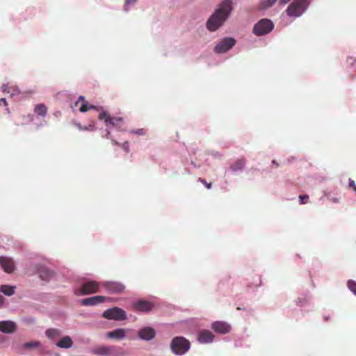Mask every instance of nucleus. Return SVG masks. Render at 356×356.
<instances>
[{
	"mask_svg": "<svg viewBox=\"0 0 356 356\" xmlns=\"http://www.w3.org/2000/svg\"><path fill=\"white\" fill-rule=\"evenodd\" d=\"M232 10V1L230 0H225L208 19L207 28L210 31H216L227 19Z\"/></svg>",
	"mask_w": 356,
	"mask_h": 356,
	"instance_id": "1",
	"label": "nucleus"
},
{
	"mask_svg": "<svg viewBox=\"0 0 356 356\" xmlns=\"http://www.w3.org/2000/svg\"><path fill=\"white\" fill-rule=\"evenodd\" d=\"M190 346L189 341L183 337H175L170 344L172 352L176 355L184 354L189 350Z\"/></svg>",
	"mask_w": 356,
	"mask_h": 356,
	"instance_id": "2",
	"label": "nucleus"
},
{
	"mask_svg": "<svg viewBox=\"0 0 356 356\" xmlns=\"http://www.w3.org/2000/svg\"><path fill=\"white\" fill-rule=\"evenodd\" d=\"M309 4V0H295L290 4L286 12L289 17H299L305 10Z\"/></svg>",
	"mask_w": 356,
	"mask_h": 356,
	"instance_id": "3",
	"label": "nucleus"
},
{
	"mask_svg": "<svg viewBox=\"0 0 356 356\" xmlns=\"http://www.w3.org/2000/svg\"><path fill=\"white\" fill-rule=\"evenodd\" d=\"M100 286H102V283L89 280L82 283L80 288L76 289L75 294L77 296H85L97 293L99 291Z\"/></svg>",
	"mask_w": 356,
	"mask_h": 356,
	"instance_id": "4",
	"label": "nucleus"
},
{
	"mask_svg": "<svg viewBox=\"0 0 356 356\" xmlns=\"http://www.w3.org/2000/svg\"><path fill=\"white\" fill-rule=\"evenodd\" d=\"M274 28L273 22L268 19L259 20L253 28V33L257 36H261L269 33Z\"/></svg>",
	"mask_w": 356,
	"mask_h": 356,
	"instance_id": "5",
	"label": "nucleus"
},
{
	"mask_svg": "<svg viewBox=\"0 0 356 356\" xmlns=\"http://www.w3.org/2000/svg\"><path fill=\"white\" fill-rule=\"evenodd\" d=\"M103 316L107 319L123 321L127 318V314L122 309L115 307L106 310L103 313Z\"/></svg>",
	"mask_w": 356,
	"mask_h": 356,
	"instance_id": "6",
	"label": "nucleus"
},
{
	"mask_svg": "<svg viewBox=\"0 0 356 356\" xmlns=\"http://www.w3.org/2000/svg\"><path fill=\"white\" fill-rule=\"evenodd\" d=\"M236 40L232 38H225L215 47L214 51L218 54L225 53L232 48Z\"/></svg>",
	"mask_w": 356,
	"mask_h": 356,
	"instance_id": "7",
	"label": "nucleus"
},
{
	"mask_svg": "<svg viewBox=\"0 0 356 356\" xmlns=\"http://www.w3.org/2000/svg\"><path fill=\"white\" fill-rule=\"evenodd\" d=\"M102 286L109 293H121L125 289V286L118 282H103Z\"/></svg>",
	"mask_w": 356,
	"mask_h": 356,
	"instance_id": "8",
	"label": "nucleus"
},
{
	"mask_svg": "<svg viewBox=\"0 0 356 356\" xmlns=\"http://www.w3.org/2000/svg\"><path fill=\"white\" fill-rule=\"evenodd\" d=\"M132 307L134 310L136 312H148L153 309L154 305L147 300H139L134 302Z\"/></svg>",
	"mask_w": 356,
	"mask_h": 356,
	"instance_id": "9",
	"label": "nucleus"
},
{
	"mask_svg": "<svg viewBox=\"0 0 356 356\" xmlns=\"http://www.w3.org/2000/svg\"><path fill=\"white\" fill-rule=\"evenodd\" d=\"M211 328L218 333L227 334L231 330V325L224 321H215L211 324Z\"/></svg>",
	"mask_w": 356,
	"mask_h": 356,
	"instance_id": "10",
	"label": "nucleus"
},
{
	"mask_svg": "<svg viewBox=\"0 0 356 356\" xmlns=\"http://www.w3.org/2000/svg\"><path fill=\"white\" fill-rule=\"evenodd\" d=\"M214 334L212 332L208 330H202L198 332L197 340L201 343H209L213 342L214 339Z\"/></svg>",
	"mask_w": 356,
	"mask_h": 356,
	"instance_id": "11",
	"label": "nucleus"
},
{
	"mask_svg": "<svg viewBox=\"0 0 356 356\" xmlns=\"http://www.w3.org/2000/svg\"><path fill=\"white\" fill-rule=\"evenodd\" d=\"M106 300H110V298H106L103 296H95L90 298H87L81 300V302L82 305L88 306V305H96L99 303L104 302Z\"/></svg>",
	"mask_w": 356,
	"mask_h": 356,
	"instance_id": "12",
	"label": "nucleus"
},
{
	"mask_svg": "<svg viewBox=\"0 0 356 356\" xmlns=\"http://www.w3.org/2000/svg\"><path fill=\"white\" fill-rule=\"evenodd\" d=\"M17 325L15 322L11 321H0V332L10 334L17 330Z\"/></svg>",
	"mask_w": 356,
	"mask_h": 356,
	"instance_id": "13",
	"label": "nucleus"
},
{
	"mask_svg": "<svg viewBox=\"0 0 356 356\" xmlns=\"http://www.w3.org/2000/svg\"><path fill=\"white\" fill-rule=\"evenodd\" d=\"M99 119L101 120H104L107 124H109L113 126L118 125V123L122 120V118L111 117L109 113L106 111L100 113L99 115Z\"/></svg>",
	"mask_w": 356,
	"mask_h": 356,
	"instance_id": "14",
	"label": "nucleus"
},
{
	"mask_svg": "<svg viewBox=\"0 0 356 356\" xmlns=\"http://www.w3.org/2000/svg\"><path fill=\"white\" fill-rule=\"evenodd\" d=\"M0 264L7 273H12L15 269L14 262L11 258L0 257Z\"/></svg>",
	"mask_w": 356,
	"mask_h": 356,
	"instance_id": "15",
	"label": "nucleus"
},
{
	"mask_svg": "<svg viewBox=\"0 0 356 356\" xmlns=\"http://www.w3.org/2000/svg\"><path fill=\"white\" fill-rule=\"evenodd\" d=\"M155 331L150 327H145L138 331V337L143 340H151L155 337Z\"/></svg>",
	"mask_w": 356,
	"mask_h": 356,
	"instance_id": "16",
	"label": "nucleus"
},
{
	"mask_svg": "<svg viewBox=\"0 0 356 356\" xmlns=\"http://www.w3.org/2000/svg\"><path fill=\"white\" fill-rule=\"evenodd\" d=\"M126 330L122 328H118L107 333L109 338L115 339L118 340L122 339L125 337Z\"/></svg>",
	"mask_w": 356,
	"mask_h": 356,
	"instance_id": "17",
	"label": "nucleus"
},
{
	"mask_svg": "<svg viewBox=\"0 0 356 356\" xmlns=\"http://www.w3.org/2000/svg\"><path fill=\"white\" fill-rule=\"evenodd\" d=\"M73 341L69 336L62 337L56 345L60 348H70L72 346Z\"/></svg>",
	"mask_w": 356,
	"mask_h": 356,
	"instance_id": "18",
	"label": "nucleus"
},
{
	"mask_svg": "<svg viewBox=\"0 0 356 356\" xmlns=\"http://www.w3.org/2000/svg\"><path fill=\"white\" fill-rule=\"evenodd\" d=\"M82 102L81 106H80L79 111L82 113L86 112L90 109H96V106L94 105H88V104L85 102V97L83 96H80L78 100L76 102L75 105L77 106L80 102Z\"/></svg>",
	"mask_w": 356,
	"mask_h": 356,
	"instance_id": "19",
	"label": "nucleus"
},
{
	"mask_svg": "<svg viewBox=\"0 0 356 356\" xmlns=\"http://www.w3.org/2000/svg\"><path fill=\"white\" fill-rule=\"evenodd\" d=\"M92 352L95 355L106 356L110 354L111 348L106 346H99L94 348Z\"/></svg>",
	"mask_w": 356,
	"mask_h": 356,
	"instance_id": "20",
	"label": "nucleus"
},
{
	"mask_svg": "<svg viewBox=\"0 0 356 356\" xmlns=\"http://www.w3.org/2000/svg\"><path fill=\"white\" fill-rule=\"evenodd\" d=\"M54 275V273L46 268L39 270V276L42 280L47 281Z\"/></svg>",
	"mask_w": 356,
	"mask_h": 356,
	"instance_id": "21",
	"label": "nucleus"
},
{
	"mask_svg": "<svg viewBox=\"0 0 356 356\" xmlns=\"http://www.w3.org/2000/svg\"><path fill=\"white\" fill-rule=\"evenodd\" d=\"M45 334L49 339H54L61 335V331L58 329L50 328L45 331Z\"/></svg>",
	"mask_w": 356,
	"mask_h": 356,
	"instance_id": "22",
	"label": "nucleus"
},
{
	"mask_svg": "<svg viewBox=\"0 0 356 356\" xmlns=\"http://www.w3.org/2000/svg\"><path fill=\"white\" fill-rule=\"evenodd\" d=\"M34 112L38 115L44 117L47 113V108L43 104H38L35 106Z\"/></svg>",
	"mask_w": 356,
	"mask_h": 356,
	"instance_id": "23",
	"label": "nucleus"
},
{
	"mask_svg": "<svg viewBox=\"0 0 356 356\" xmlns=\"http://www.w3.org/2000/svg\"><path fill=\"white\" fill-rule=\"evenodd\" d=\"M245 161L243 159L237 160L234 163L231 165V169L233 171L241 170L245 166Z\"/></svg>",
	"mask_w": 356,
	"mask_h": 356,
	"instance_id": "24",
	"label": "nucleus"
},
{
	"mask_svg": "<svg viewBox=\"0 0 356 356\" xmlns=\"http://www.w3.org/2000/svg\"><path fill=\"white\" fill-rule=\"evenodd\" d=\"M0 291L6 296H12L15 293V286L10 285H1Z\"/></svg>",
	"mask_w": 356,
	"mask_h": 356,
	"instance_id": "25",
	"label": "nucleus"
},
{
	"mask_svg": "<svg viewBox=\"0 0 356 356\" xmlns=\"http://www.w3.org/2000/svg\"><path fill=\"white\" fill-rule=\"evenodd\" d=\"M76 126L79 130H83V131H93L95 129V124L94 123H92L87 127L86 126L83 127V126H81V124L77 123V124H76Z\"/></svg>",
	"mask_w": 356,
	"mask_h": 356,
	"instance_id": "26",
	"label": "nucleus"
},
{
	"mask_svg": "<svg viewBox=\"0 0 356 356\" xmlns=\"http://www.w3.org/2000/svg\"><path fill=\"white\" fill-rule=\"evenodd\" d=\"M40 346V343L39 341H30L25 343L23 346L24 348H35Z\"/></svg>",
	"mask_w": 356,
	"mask_h": 356,
	"instance_id": "27",
	"label": "nucleus"
},
{
	"mask_svg": "<svg viewBox=\"0 0 356 356\" xmlns=\"http://www.w3.org/2000/svg\"><path fill=\"white\" fill-rule=\"evenodd\" d=\"M277 0H262L261 2V7L262 8H266L272 6Z\"/></svg>",
	"mask_w": 356,
	"mask_h": 356,
	"instance_id": "28",
	"label": "nucleus"
},
{
	"mask_svg": "<svg viewBox=\"0 0 356 356\" xmlns=\"http://www.w3.org/2000/svg\"><path fill=\"white\" fill-rule=\"evenodd\" d=\"M348 289L356 296V282L348 280L347 283Z\"/></svg>",
	"mask_w": 356,
	"mask_h": 356,
	"instance_id": "29",
	"label": "nucleus"
},
{
	"mask_svg": "<svg viewBox=\"0 0 356 356\" xmlns=\"http://www.w3.org/2000/svg\"><path fill=\"white\" fill-rule=\"evenodd\" d=\"M309 195H300L299 196L300 204H305L308 202Z\"/></svg>",
	"mask_w": 356,
	"mask_h": 356,
	"instance_id": "30",
	"label": "nucleus"
},
{
	"mask_svg": "<svg viewBox=\"0 0 356 356\" xmlns=\"http://www.w3.org/2000/svg\"><path fill=\"white\" fill-rule=\"evenodd\" d=\"M131 133H134L137 135H139V136H144L146 134V131L144 129H136V130H132L131 131Z\"/></svg>",
	"mask_w": 356,
	"mask_h": 356,
	"instance_id": "31",
	"label": "nucleus"
},
{
	"mask_svg": "<svg viewBox=\"0 0 356 356\" xmlns=\"http://www.w3.org/2000/svg\"><path fill=\"white\" fill-rule=\"evenodd\" d=\"M198 181L203 184L208 189L211 188L212 183H207L206 180L202 178H199Z\"/></svg>",
	"mask_w": 356,
	"mask_h": 356,
	"instance_id": "32",
	"label": "nucleus"
},
{
	"mask_svg": "<svg viewBox=\"0 0 356 356\" xmlns=\"http://www.w3.org/2000/svg\"><path fill=\"white\" fill-rule=\"evenodd\" d=\"M122 148L127 152H129V144L128 142H125L122 145Z\"/></svg>",
	"mask_w": 356,
	"mask_h": 356,
	"instance_id": "33",
	"label": "nucleus"
},
{
	"mask_svg": "<svg viewBox=\"0 0 356 356\" xmlns=\"http://www.w3.org/2000/svg\"><path fill=\"white\" fill-rule=\"evenodd\" d=\"M8 86L7 84H3L2 86H1V90L3 92H9V91L8 90Z\"/></svg>",
	"mask_w": 356,
	"mask_h": 356,
	"instance_id": "34",
	"label": "nucleus"
},
{
	"mask_svg": "<svg viewBox=\"0 0 356 356\" xmlns=\"http://www.w3.org/2000/svg\"><path fill=\"white\" fill-rule=\"evenodd\" d=\"M349 186L353 188L356 191V186H355L354 181L350 179Z\"/></svg>",
	"mask_w": 356,
	"mask_h": 356,
	"instance_id": "35",
	"label": "nucleus"
},
{
	"mask_svg": "<svg viewBox=\"0 0 356 356\" xmlns=\"http://www.w3.org/2000/svg\"><path fill=\"white\" fill-rule=\"evenodd\" d=\"M1 105H3V106H6L7 105V102H6V99L5 98L0 99V106Z\"/></svg>",
	"mask_w": 356,
	"mask_h": 356,
	"instance_id": "36",
	"label": "nucleus"
},
{
	"mask_svg": "<svg viewBox=\"0 0 356 356\" xmlns=\"http://www.w3.org/2000/svg\"><path fill=\"white\" fill-rule=\"evenodd\" d=\"M4 302V298L0 295V307L3 305Z\"/></svg>",
	"mask_w": 356,
	"mask_h": 356,
	"instance_id": "37",
	"label": "nucleus"
},
{
	"mask_svg": "<svg viewBox=\"0 0 356 356\" xmlns=\"http://www.w3.org/2000/svg\"><path fill=\"white\" fill-rule=\"evenodd\" d=\"M137 0H126V4L128 5V4L134 3Z\"/></svg>",
	"mask_w": 356,
	"mask_h": 356,
	"instance_id": "38",
	"label": "nucleus"
},
{
	"mask_svg": "<svg viewBox=\"0 0 356 356\" xmlns=\"http://www.w3.org/2000/svg\"><path fill=\"white\" fill-rule=\"evenodd\" d=\"M289 1H290V0H280V2L284 4L287 3Z\"/></svg>",
	"mask_w": 356,
	"mask_h": 356,
	"instance_id": "39",
	"label": "nucleus"
},
{
	"mask_svg": "<svg viewBox=\"0 0 356 356\" xmlns=\"http://www.w3.org/2000/svg\"><path fill=\"white\" fill-rule=\"evenodd\" d=\"M109 134H110V132H109V131H108V133H107V138H108V135H109Z\"/></svg>",
	"mask_w": 356,
	"mask_h": 356,
	"instance_id": "40",
	"label": "nucleus"
}]
</instances>
